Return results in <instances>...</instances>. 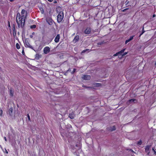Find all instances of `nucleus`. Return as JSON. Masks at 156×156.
I'll return each instance as SVG.
<instances>
[{
	"instance_id": "f257e3e1",
	"label": "nucleus",
	"mask_w": 156,
	"mask_h": 156,
	"mask_svg": "<svg viewBox=\"0 0 156 156\" xmlns=\"http://www.w3.org/2000/svg\"><path fill=\"white\" fill-rule=\"evenodd\" d=\"M23 17V16H21V14L20 13H17L16 19L18 28L21 27L23 28L24 27L26 18H24Z\"/></svg>"
},
{
	"instance_id": "f03ea898",
	"label": "nucleus",
	"mask_w": 156,
	"mask_h": 156,
	"mask_svg": "<svg viewBox=\"0 0 156 156\" xmlns=\"http://www.w3.org/2000/svg\"><path fill=\"white\" fill-rule=\"evenodd\" d=\"M64 17L63 12L62 11H60L57 16V22L60 23L63 19Z\"/></svg>"
},
{
	"instance_id": "7ed1b4c3",
	"label": "nucleus",
	"mask_w": 156,
	"mask_h": 156,
	"mask_svg": "<svg viewBox=\"0 0 156 156\" xmlns=\"http://www.w3.org/2000/svg\"><path fill=\"white\" fill-rule=\"evenodd\" d=\"M46 20L49 25H51L53 24V20L51 17H47Z\"/></svg>"
},
{
	"instance_id": "20e7f679",
	"label": "nucleus",
	"mask_w": 156,
	"mask_h": 156,
	"mask_svg": "<svg viewBox=\"0 0 156 156\" xmlns=\"http://www.w3.org/2000/svg\"><path fill=\"white\" fill-rule=\"evenodd\" d=\"M91 28L90 27H87L84 31V33L85 34H90Z\"/></svg>"
},
{
	"instance_id": "39448f33",
	"label": "nucleus",
	"mask_w": 156,
	"mask_h": 156,
	"mask_svg": "<svg viewBox=\"0 0 156 156\" xmlns=\"http://www.w3.org/2000/svg\"><path fill=\"white\" fill-rule=\"evenodd\" d=\"M50 51V48L48 46L44 47L43 49L44 53L45 54H47Z\"/></svg>"
},
{
	"instance_id": "423d86ee",
	"label": "nucleus",
	"mask_w": 156,
	"mask_h": 156,
	"mask_svg": "<svg viewBox=\"0 0 156 156\" xmlns=\"http://www.w3.org/2000/svg\"><path fill=\"white\" fill-rule=\"evenodd\" d=\"M21 16H23V17L26 18L27 17V12L24 9H22L21 11Z\"/></svg>"
},
{
	"instance_id": "0eeeda50",
	"label": "nucleus",
	"mask_w": 156,
	"mask_h": 156,
	"mask_svg": "<svg viewBox=\"0 0 156 156\" xmlns=\"http://www.w3.org/2000/svg\"><path fill=\"white\" fill-rule=\"evenodd\" d=\"M83 79L85 80H89L90 79L91 76L89 75H84L82 77Z\"/></svg>"
},
{
	"instance_id": "6e6552de",
	"label": "nucleus",
	"mask_w": 156,
	"mask_h": 156,
	"mask_svg": "<svg viewBox=\"0 0 156 156\" xmlns=\"http://www.w3.org/2000/svg\"><path fill=\"white\" fill-rule=\"evenodd\" d=\"M25 46L26 48H30L33 49V47L31 45L28 41H26L25 44Z\"/></svg>"
},
{
	"instance_id": "1a4fd4ad",
	"label": "nucleus",
	"mask_w": 156,
	"mask_h": 156,
	"mask_svg": "<svg viewBox=\"0 0 156 156\" xmlns=\"http://www.w3.org/2000/svg\"><path fill=\"white\" fill-rule=\"evenodd\" d=\"M60 39V36L59 34H58L55 39V41L56 43H58L59 42Z\"/></svg>"
},
{
	"instance_id": "9d476101",
	"label": "nucleus",
	"mask_w": 156,
	"mask_h": 156,
	"mask_svg": "<svg viewBox=\"0 0 156 156\" xmlns=\"http://www.w3.org/2000/svg\"><path fill=\"white\" fill-rule=\"evenodd\" d=\"M79 35H76L75 36L73 40V41L75 42H76L78 41L79 39Z\"/></svg>"
},
{
	"instance_id": "9b49d317",
	"label": "nucleus",
	"mask_w": 156,
	"mask_h": 156,
	"mask_svg": "<svg viewBox=\"0 0 156 156\" xmlns=\"http://www.w3.org/2000/svg\"><path fill=\"white\" fill-rule=\"evenodd\" d=\"M9 114L10 115H12L13 113V110L12 107L10 108L9 110Z\"/></svg>"
},
{
	"instance_id": "f8f14e48",
	"label": "nucleus",
	"mask_w": 156,
	"mask_h": 156,
	"mask_svg": "<svg viewBox=\"0 0 156 156\" xmlns=\"http://www.w3.org/2000/svg\"><path fill=\"white\" fill-rule=\"evenodd\" d=\"M12 30L13 34H16V30L15 28V25L14 24H13L12 25Z\"/></svg>"
},
{
	"instance_id": "ddd939ff",
	"label": "nucleus",
	"mask_w": 156,
	"mask_h": 156,
	"mask_svg": "<svg viewBox=\"0 0 156 156\" xmlns=\"http://www.w3.org/2000/svg\"><path fill=\"white\" fill-rule=\"evenodd\" d=\"M135 101H136V100L134 99H131L128 100V102L129 103H130L131 102H134Z\"/></svg>"
},
{
	"instance_id": "4468645a",
	"label": "nucleus",
	"mask_w": 156,
	"mask_h": 156,
	"mask_svg": "<svg viewBox=\"0 0 156 156\" xmlns=\"http://www.w3.org/2000/svg\"><path fill=\"white\" fill-rule=\"evenodd\" d=\"M69 117L71 119H73L75 117V115L73 114H72V113L69 114Z\"/></svg>"
},
{
	"instance_id": "2eb2a0df",
	"label": "nucleus",
	"mask_w": 156,
	"mask_h": 156,
	"mask_svg": "<svg viewBox=\"0 0 156 156\" xmlns=\"http://www.w3.org/2000/svg\"><path fill=\"white\" fill-rule=\"evenodd\" d=\"M150 146L149 145H147L145 147V151L146 152H147L149 151Z\"/></svg>"
},
{
	"instance_id": "dca6fc26",
	"label": "nucleus",
	"mask_w": 156,
	"mask_h": 156,
	"mask_svg": "<svg viewBox=\"0 0 156 156\" xmlns=\"http://www.w3.org/2000/svg\"><path fill=\"white\" fill-rule=\"evenodd\" d=\"M125 48L123 49L122 50H121L120 51L118 52L119 54H122L123 53L125 50Z\"/></svg>"
},
{
	"instance_id": "f3484780",
	"label": "nucleus",
	"mask_w": 156,
	"mask_h": 156,
	"mask_svg": "<svg viewBox=\"0 0 156 156\" xmlns=\"http://www.w3.org/2000/svg\"><path fill=\"white\" fill-rule=\"evenodd\" d=\"M10 95L12 97L13 95V91L11 89L10 90Z\"/></svg>"
},
{
	"instance_id": "a211bd4d",
	"label": "nucleus",
	"mask_w": 156,
	"mask_h": 156,
	"mask_svg": "<svg viewBox=\"0 0 156 156\" xmlns=\"http://www.w3.org/2000/svg\"><path fill=\"white\" fill-rule=\"evenodd\" d=\"M115 130H116V127L115 126H113L112 127H111V129H110V130L111 131Z\"/></svg>"
},
{
	"instance_id": "6ab92c4d",
	"label": "nucleus",
	"mask_w": 156,
	"mask_h": 156,
	"mask_svg": "<svg viewBox=\"0 0 156 156\" xmlns=\"http://www.w3.org/2000/svg\"><path fill=\"white\" fill-rule=\"evenodd\" d=\"M36 27V26L35 24H34L33 25H31L30 27V28L31 29H34Z\"/></svg>"
},
{
	"instance_id": "aec40b11",
	"label": "nucleus",
	"mask_w": 156,
	"mask_h": 156,
	"mask_svg": "<svg viewBox=\"0 0 156 156\" xmlns=\"http://www.w3.org/2000/svg\"><path fill=\"white\" fill-rule=\"evenodd\" d=\"M90 51V50L89 49H85L83 50L82 52H81V53H85V52H86V51Z\"/></svg>"
},
{
	"instance_id": "412c9836",
	"label": "nucleus",
	"mask_w": 156,
	"mask_h": 156,
	"mask_svg": "<svg viewBox=\"0 0 156 156\" xmlns=\"http://www.w3.org/2000/svg\"><path fill=\"white\" fill-rule=\"evenodd\" d=\"M16 48L17 49H19L20 48V45L18 43H17L16 44Z\"/></svg>"
},
{
	"instance_id": "4be33fe9",
	"label": "nucleus",
	"mask_w": 156,
	"mask_h": 156,
	"mask_svg": "<svg viewBox=\"0 0 156 156\" xmlns=\"http://www.w3.org/2000/svg\"><path fill=\"white\" fill-rule=\"evenodd\" d=\"M142 141L141 140H140L138 142L137 144L139 145H140L142 144Z\"/></svg>"
},
{
	"instance_id": "5701e85b",
	"label": "nucleus",
	"mask_w": 156,
	"mask_h": 156,
	"mask_svg": "<svg viewBox=\"0 0 156 156\" xmlns=\"http://www.w3.org/2000/svg\"><path fill=\"white\" fill-rule=\"evenodd\" d=\"M76 69H73V70L72 72H71V74H73L76 71Z\"/></svg>"
},
{
	"instance_id": "b1692460",
	"label": "nucleus",
	"mask_w": 156,
	"mask_h": 156,
	"mask_svg": "<svg viewBox=\"0 0 156 156\" xmlns=\"http://www.w3.org/2000/svg\"><path fill=\"white\" fill-rule=\"evenodd\" d=\"M130 41V40L129 39L126 40L125 41V44H126L128 43Z\"/></svg>"
},
{
	"instance_id": "393cba45",
	"label": "nucleus",
	"mask_w": 156,
	"mask_h": 156,
	"mask_svg": "<svg viewBox=\"0 0 156 156\" xmlns=\"http://www.w3.org/2000/svg\"><path fill=\"white\" fill-rule=\"evenodd\" d=\"M127 52H126L125 53H124L122 55V56H123L126 55L127 54Z\"/></svg>"
},
{
	"instance_id": "a878e982",
	"label": "nucleus",
	"mask_w": 156,
	"mask_h": 156,
	"mask_svg": "<svg viewBox=\"0 0 156 156\" xmlns=\"http://www.w3.org/2000/svg\"><path fill=\"white\" fill-rule=\"evenodd\" d=\"M133 37H134V36H130V37H129V39L130 41H131V40H132L133 39Z\"/></svg>"
},
{
	"instance_id": "bb28decb",
	"label": "nucleus",
	"mask_w": 156,
	"mask_h": 156,
	"mask_svg": "<svg viewBox=\"0 0 156 156\" xmlns=\"http://www.w3.org/2000/svg\"><path fill=\"white\" fill-rule=\"evenodd\" d=\"M27 117L28 118L29 120V121H30V116L29 114H28L27 115Z\"/></svg>"
},
{
	"instance_id": "cd10ccee",
	"label": "nucleus",
	"mask_w": 156,
	"mask_h": 156,
	"mask_svg": "<svg viewBox=\"0 0 156 156\" xmlns=\"http://www.w3.org/2000/svg\"><path fill=\"white\" fill-rule=\"evenodd\" d=\"M144 32H145V31L144 30V28H143L141 34V35H142L144 33Z\"/></svg>"
},
{
	"instance_id": "c85d7f7f",
	"label": "nucleus",
	"mask_w": 156,
	"mask_h": 156,
	"mask_svg": "<svg viewBox=\"0 0 156 156\" xmlns=\"http://www.w3.org/2000/svg\"><path fill=\"white\" fill-rule=\"evenodd\" d=\"M129 1H128V0H127V1L126 2H125L126 5H127L129 4Z\"/></svg>"
},
{
	"instance_id": "c756f323",
	"label": "nucleus",
	"mask_w": 156,
	"mask_h": 156,
	"mask_svg": "<svg viewBox=\"0 0 156 156\" xmlns=\"http://www.w3.org/2000/svg\"><path fill=\"white\" fill-rule=\"evenodd\" d=\"M129 8H126V9H123L122 10V11L123 12H125V11H126V10L128 9Z\"/></svg>"
},
{
	"instance_id": "7c9ffc66",
	"label": "nucleus",
	"mask_w": 156,
	"mask_h": 156,
	"mask_svg": "<svg viewBox=\"0 0 156 156\" xmlns=\"http://www.w3.org/2000/svg\"><path fill=\"white\" fill-rule=\"evenodd\" d=\"M118 55H119V54L118 52L116 53H115V54H114L113 56H117Z\"/></svg>"
},
{
	"instance_id": "2f4dec72",
	"label": "nucleus",
	"mask_w": 156,
	"mask_h": 156,
	"mask_svg": "<svg viewBox=\"0 0 156 156\" xmlns=\"http://www.w3.org/2000/svg\"><path fill=\"white\" fill-rule=\"evenodd\" d=\"M40 10L41 11V12L42 13H43L44 12L43 9H40Z\"/></svg>"
},
{
	"instance_id": "473e14b6",
	"label": "nucleus",
	"mask_w": 156,
	"mask_h": 156,
	"mask_svg": "<svg viewBox=\"0 0 156 156\" xmlns=\"http://www.w3.org/2000/svg\"><path fill=\"white\" fill-rule=\"evenodd\" d=\"M2 109L0 110V115L1 116L2 115Z\"/></svg>"
},
{
	"instance_id": "72a5a7b5",
	"label": "nucleus",
	"mask_w": 156,
	"mask_h": 156,
	"mask_svg": "<svg viewBox=\"0 0 156 156\" xmlns=\"http://www.w3.org/2000/svg\"><path fill=\"white\" fill-rule=\"evenodd\" d=\"M101 85V84L99 83H97L96 84V85L98 86H99Z\"/></svg>"
},
{
	"instance_id": "f704fd0d",
	"label": "nucleus",
	"mask_w": 156,
	"mask_h": 156,
	"mask_svg": "<svg viewBox=\"0 0 156 156\" xmlns=\"http://www.w3.org/2000/svg\"><path fill=\"white\" fill-rule=\"evenodd\" d=\"M4 139L5 141H7V140L5 137H4Z\"/></svg>"
},
{
	"instance_id": "c9c22d12",
	"label": "nucleus",
	"mask_w": 156,
	"mask_h": 156,
	"mask_svg": "<svg viewBox=\"0 0 156 156\" xmlns=\"http://www.w3.org/2000/svg\"><path fill=\"white\" fill-rule=\"evenodd\" d=\"M71 71V69H69L67 71V72H70Z\"/></svg>"
},
{
	"instance_id": "e433bc0d",
	"label": "nucleus",
	"mask_w": 156,
	"mask_h": 156,
	"mask_svg": "<svg viewBox=\"0 0 156 156\" xmlns=\"http://www.w3.org/2000/svg\"><path fill=\"white\" fill-rule=\"evenodd\" d=\"M30 38H32L33 37V36L32 35H30Z\"/></svg>"
},
{
	"instance_id": "4c0bfd02",
	"label": "nucleus",
	"mask_w": 156,
	"mask_h": 156,
	"mask_svg": "<svg viewBox=\"0 0 156 156\" xmlns=\"http://www.w3.org/2000/svg\"><path fill=\"white\" fill-rule=\"evenodd\" d=\"M48 0L50 2H52V1H53V0Z\"/></svg>"
},
{
	"instance_id": "58836bf2",
	"label": "nucleus",
	"mask_w": 156,
	"mask_h": 156,
	"mask_svg": "<svg viewBox=\"0 0 156 156\" xmlns=\"http://www.w3.org/2000/svg\"><path fill=\"white\" fill-rule=\"evenodd\" d=\"M57 3V1L56 0H55L54 1V3Z\"/></svg>"
},
{
	"instance_id": "ea45409f",
	"label": "nucleus",
	"mask_w": 156,
	"mask_h": 156,
	"mask_svg": "<svg viewBox=\"0 0 156 156\" xmlns=\"http://www.w3.org/2000/svg\"><path fill=\"white\" fill-rule=\"evenodd\" d=\"M32 35H34L35 34V33L34 32H33L32 34Z\"/></svg>"
},
{
	"instance_id": "a19ab883",
	"label": "nucleus",
	"mask_w": 156,
	"mask_h": 156,
	"mask_svg": "<svg viewBox=\"0 0 156 156\" xmlns=\"http://www.w3.org/2000/svg\"><path fill=\"white\" fill-rule=\"evenodd\" d=\"M153 150H154V151L153 148ZM154 151V154H155V155H156V152H155V151Z\"/></svg>"
},
{
	"instance_id": "79ce46f5",
	"label": "nucleus",
	"mask_w": 156,
	"mask_h": 156,
	"mask_svg": "<svg viewBox=\"0 0 156 156\" xmlns=\"http://www.w3.org/2000/svg\"><path fill=\"white\" fill-rule=\"evenodd\" d=\"M155 14H154L153 15V17H154L155 16Z\"/></svg>"
},
{
	"instance_id": "37998d69",
	"label": "nucleus",
	"mask_w": 156,
	"mask_h": 156,
	"mask_svg": "<svg viewBox=\"0 0 156 156\" xmlns=\"http://www.w3.org/2000/svg\"><path fill=\"white\" fill-rule=\"evenodd\" d=\"M9 26L10 27V23L9 22Z\"/></svg>"
},
{
	"instance_id": "c03bdc74",
	"label": "nucleus",
	"mask_w": 156,
	"mask_h": 156,
	"mask_svg": "<svg viewBox=\"0 0 156 156\" xmlns=\"http://www.w3.org/2000/svg\"><path fill=\"white\" fill-rule=\"evenodd\" d=\"M76 156H80V155H79V154H76Z\"/></svg>"
},
{
	"instance_id": "a18cd8bd",
	"label": "nucleus",
	"mask_w": 156,
	"mask_h": 156,
	"mask_svg": "<svg viewBox=\"0 0 156 156\" xmlns=\"http://www.w3.org/2000/svg\"><path fill=\"white\" fill-rule=\"evenodd\" d=\"M142 35H141V34L139 36V37H140V36H141Z\"/></svg>"
},
{
	"instance_id": "49530a36",
	"label": "nucleus",
	"mask_w": 156,
	"mask_h": 156,
	"mask_svg": "<svg viewBox=\"0 0 156 156\" xmlns=\"http://www.w3.org/2000/svg\"><path fill=\"white\" fill-rule=\"evenodd\" d=\"M51 41H49V43H48V44H49V43L51 42Z\"/></svg>"
},
{
	"instance_id": "de8ad7c7",
	"label": "nucleus",
	"mask_w": 156,
	"mask_h": 156,
	"mask_svg": "<svg viewBox=\"0 0 156 156\" xmlns=\"http://www.w3.org/2000/svg\"><path fill=\"white\" fill-rule=\"evenodd\" d=\"M23 53H24V52L23 51H22V54H23Z\"/></svg>"
},
{
	"instance_id": "09e8293b",
	"label": "nucleus",
	"mask_w": 156,
	"mask_h": 156,
	"mask_svg": "<svg viewBox=\"0 0 156 156\" xmlns=\"http://www.w3.org/2000/svg\"><path fill=\"white\" fill-rule=\"evenodd\" d=\"M6 153H8V152L7 151H6Z\"/></svg>"
}]
</instances>
